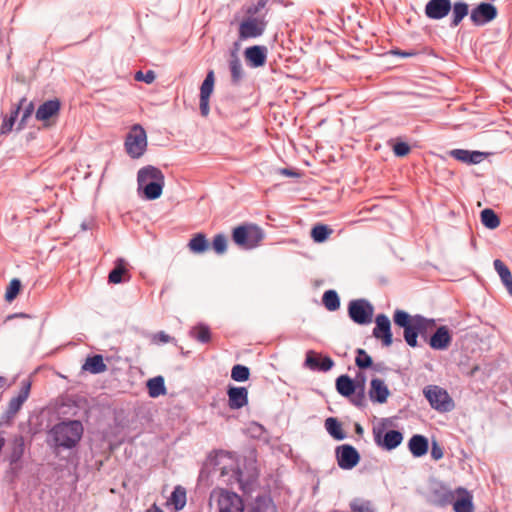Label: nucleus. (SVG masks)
<instances>
[{"mask_svg": "<svg viewBox=\"0 0 512 512\" xmlns=\"http://www.w3.org/2000/svg\"><path fill=\"white\" fill-rule=\"evenodd\" d=\"M324 426L329 435L335 440L341 441L347 437L346 433L342 429L341 423L338 421L337 418H327L325 420Z\"/></svg>", "mask_w": 512, "mask_h": 512, "instance_id": "33", "label": "nucleus"}, {"mask_svg": "<svg viewBox=\"0 0 512 512\" xmlns=\"http://www.w3.org/2000/svg\"><path fill=\"white\" fill-rule=\"evenodd\" d=\"M368 394L372 402L383 404L387 401L390 391L383 380L373 378L370 382Z\"/></svg>", "mask_w": 512, "mask_h": 512, "instance_id": "22", "label": "nucleus"}, {"mask_svg": "<svg viewBox=\"0 0 512 512\" xmlns=\"http://www.w3.org/2000/svg\"><path fill=\"white\" fill-rule=\"evenodd\" d=\"M127 276L129 280V272L127 269V262L123 258H117L114 262L113 269L109 272L108 281L113 284H120L125 281L124 277Z\"/></svg>", "mask_w": 512, "mask_h": 512, "instance_id": "27", "label": "nucleus"}, {"mask_svg": "<svg viewBox=\"0 0 512 512\" xmlns=\"http://www.w3.org/2000/svg\"><path fill=\"white\" fill-rule=\"evenodd\" d=\"M498 15L496 6L488 2H481L470 12V20L475 26H484L493 21Z\"/></svg>", "mask_w": 512, "mask_h": 512, "instance_id": "13", "label": "nucleus"}, {"mask_svg": "<svg viewBox=\"0 0 512 512\" xmlns=\"http://www.w3.org/2000/svg\"><path fill=\"white\" fill-rule=\"evenodd\" d=\"M355 432L359 435L363 434V427L358 423L355 424Z\"/></svg>", "mask_w": 512, "mask_h": 512, "instance_id": "63", "label": "nucleus"}, {"mask_svg": "<svg viewBox=\"0 0 512 512\" xmlns=\"http://www.w3.org/2000/svg\"><path fill=\"white\" fill-rule=\"evenodd\" d=\"M393 152L397 157H404L410 152V146L403 141H397L393 145Z\"/></svg>", "mask_w": 512, "mask_h": 512, "instance_id": "52", "label": "nucleus"}, {"mask_svg": "<svg viewBox=\"0 0 512 512\" xmlns=\"http://www.w3.org/2000/svg\"><path fill=\"white\" fill-rule=\"evenodd\" d=\"M352 512H375V508L370 500L363 498H354L349 504Z\"/></svg>", "mask_w": 512, "mask_h": 512, "instance_id": "42", "label": "nucleus"}, {"mask_svg": "<svg viewBox=\"0 0 512 512\" xmlns=\"http://www.w3.org/2000/svg\"><path fill=\"white\" fill-rule=\"evenodd\" d=\"M263 239V230L255 224L240 225L232 231L234 243L246 250L256 248Z\"/></svg>", "mask_w": 512, "mask_h": 512, "instance_id": "4", "label": "nucleus"}, {"mask_svg": "<svg viewBox=\"0 0 512 512\" xmlns=\"http://www.w3.org/2000/svg\"><path fill=\"white\" fill-rule=\"evenodd\" d=\"M229 70L231 73V81L234 85H237L240 83V81L244 77V71L242 67V63L239 59V57L233 53L231 55V59L229 60Z\"/></svg>", "mask_w": 512, "mask_h": 512, "instance_id": "34", "label": "nucleus"}, {"mask_svg": "<svg viewBox=\"0 0 512 512\" xmlns=\"http://www.w3.org/2000/svg\"><path fill=\"white\" fill-rule=\"evenodd\" d=\"M305 365L313 371L327 372L334 366V361L329 356L322 357L314 351H308Z\"/></svg>", "mask_w": 512, "mask_h": 512, "instance_id": "17", "label": "nucleus"}, {"mask_svg": "<svg viewBox=\"0 0 512 512\" xmlns=\"http://www.w3.org/2000/svg\"><path fill=\"white\" fill-rule=\"evenodd\" d=\"M359 376L362 377L361 382L353 380L346 374L340 375L336 379L335 386L341 396L349 398L354 406L363 408L366 405L365 377L358 374L357 378Z\"/></svg>", "mask_w": 512, "mask_h": 512, "instance_id": "3", "label": "nucleus"}, {"mask_svg": "<svg viewBox=\"0 0 512 512\" xmlns=\"http://www.w3.org/2000/svg\"><path fill=\"white\" fill-rule=\"evenodd\" d=\"M373 436L377 446L387 451L397 448L403 441L402 432L394 429L385 431L384 426L374 428Z\"/></svg>", "mask_w": 512, "mask_h": 512, "instance_id": "11", "label": "nucleus"}, {"mask_svg": "<svg viewBox=\"0 0 512 512\" xmlns=\"http://www.w3.org/2000/svg\"><path fill=\"white\" fill-rule=\"evenodd\" d=\"M268 3V0H258L255 4L258 7V9L261 11L263 10Z\"/></svg>", "mask_w": 512, "mask_h": 512, "instance_id": "60", "label": "nucleus"}, {"mask_svg": "<svg viewBox=\"0 0 512 512\" xmlns=\"http://www.w3.org/2000/svg\"><path fill=\"white\" fill-rule=\"evenodd\" d=\"M392 53L395 55H399L401 57H411V56L415 55L414 52H406V51H401V50H394V51H392Z\"/></svg>", "mask_w": 512, "mask_h": 512, "instance_id": "58", "label": "nucleus"}, {"mask_svg": "<svg viewBox=\"0 0 512 512\" xmlns=\"http://www.w3.org/2000/svg\"><path fill=\"white\" fill-rule=\"evenodd\" d=\"M148 394L151 398H157L166 394L164 377L159 375L149 379L146 383Z\"/></svg>", "mask_w": 512, "mask_h": 512, "instance_id": "31", "label": "nucleus"}, {"mask_svg": "<svg viewBox=\"0 0 512 512\" xmlns=\"http://www.w3.org/2000/svg\"><path fill=\"white\" fill-rule=\"evenodd\" d=\"M250 512H277L276 507L268 496H258L251 505Z\"/></svg>", "mask_w": 512, "mask_h": 512, "instance_id": "35", "label": "nucleus"}, {"mask_svg": "<svg viewBox=\"0 0 512 512\" xmlns=\"http://www.w3.org/2000/svg\"><path fill=\"white\" fill-rule=\"evenodd\" d=\"M374 308L366 299L351 300L348 305V315L350 319L359 325L371 323Z\"/></svg>", "mask_w": 512, "mask_h": 512, "instance_id": "8", "label": "nucleus"}, {"mask_svg": "<svg viewBox=\"0 0 512 512\" xmlns=\"http://www.w3.org/2000/svg\"><path fill=\"white\" fill-rule=\"evenodd\" d=\"M60 107L61 103L57 98L47 100L38 107L35 117L38 121H49L59 114Z\"/></svg>", "mask_w": 512, "mask_h": 512, "instance_id": "21", "label": "nucleus"}, {"mask_svg": "<svg viewBox=\"0 0 512 512\" xmlns=\"http://www.w3.org/2000/svg\"><path fill=\"white\" fill-rule=\"evenodd\" d=\"M210 112L209 98L200 97V113L202 116L207 117Z\"/></svg>", "mask_w": 512, "mask_h": 512, "instance_id": "57", "label": "nucleus"}, {"mask_svg": "<svg viewBox=\"0 0 512 512\" xmlns=\"http://www.w3.org/2000/svg\"><path fill=\"white\" fill-rule=\"evenodd\" d=\"M219 469H220V474H221L222 476H224V475H226V474L228 473V472H227V469H226V467H225V466H223V467H221V468H219Z\"/></svg>", "mask_w": 512, "mask_h": 512, "instance_id": "64", "label": "nucleus"}, {"mask_svg": "<svg viewBox=\"0 0 512 512\" xmlns=\"http://www.w3.org/2000/svg\"><path fill=\"white\" fill-rule=\"evenodd\" d=\"M212 248L217 254H223L227 250V238L224 234H216L212 241Z\"/></svg>", "mask_w": 512, "mask_h": 512, "instance_id": "49", "label": "nucleus"}, {"mask_svg": "<svg viewBox=\"0 0 512 512\" xmlns=\"http://www.w3.org/2000/svg\"><path fill=\"white\" fill-rule=\"evenodd\" d=\"M408 449L414 457L420 458L428 452V439L423 435L415 434L408 441Z\"/></svg>", "mask_w": 512, "mask_h": 512, "instance_id": "24", "label": "nucleus"}, {"mask_svg": "<svg viewBox=\"0 0 512 512\" xmlns=\"http://www.w3.org/2000/svg\"><path fill=\"white\" fill-rule=\"evenodd\" d=\"M241 475H242V472L238 469V470H235L233 471V477L235 478V480H237L239 483H241Z\"/></svg>", "mask_w": 512, "mask_h": 512, "instance_id": "61", "label": "nucleus"}, {"mask_svg": "<svg viewBox=\"0 0 512 512\" xmlns=\"http://www.w3.org/2000/svg\"><path fill=\"white\" fill-rule=\"evenodd\" d=\"M22 108H23V113H22L21 120L19 122V129H21L25 125L27 119L33 114L34 104H33V102L27 103V101H26L25 103L22 104L21 109Z\"/></svg>", "mask_w": 512, "mask_h": 512, "instance_id": "50", "label": "nucleus"}, {"mask_svg": "<svg viewBox=\"0 0 512 512\" xmlns=\"http://www.w3.org/2000/svg\"><path fill=\"white\" fill-rule=\"evenodd\" d=\"M322 302L329 311H336L340 307V298L335 290H327L322 296Z\"/></svg>", "mask_w": 512, "mask_h": 512, "instance_id": "40", "label": "nucleus"}, {"mask_svg": "<svg viewBox=\"0 0 512 512\" xmlns=\"http://www.w3.org/2000/svg\"><path fill=\"white\" fill-rule=\"evenodd\" d=\"M246 17H266V13L260 14V10L255 3L247 5L244 9Z\"/></svg>", "mask_w": 512, "mask_h": 512, "instance_id": "54", "label": "nucleus"}, {"mask_svg": "<svg viewBox=\"0 0 512 512\" xmlns=\"http://www.w3.org/2000/svg\"><path fill=\"white\" fill-rule=\"evenodd\" d=\"M355 364L359 369H368L372 366L373 361L364 349L358 348L356 350Z\"/></svg>", "mask_w": 512, "mask_h": 512, "instance_id": "47", "label": "nucleus"}, {"mask_svg": "<svg viewBox=\"0 0 512 512\" xmlns=\"http://www.w3.org/2000/svg\"><path fill=\"white\" fill-rule=\"evenodd\" d=\"M138 190L147 200L158 199L163 191L165 177L162 171L152 165L142 167L137 173Z\"/></svg>", "mask_w": 512, "mask_h": 512, "instance_id": "2", "label": "nucleus"}, {"mask_svg": "<svg viewBox=\"0 0 512 512\" xmlns=\"http://www.w3.org/2000/svg\"><path fill=\"white\" fill-rule=\"evenodd\" d=\"M172 340H173V338L170 335H168L167 333H165L164 331H160L153 335V342L157 343V344L158 343L165 344Z\"/></svg>", "mask_w": 512, "mask_h": 512, "instance_id": "56", "label": "nucleus"}, {"mask_svg": "<svg viewBox=\"0 0 512 512\" xmlns=\"http://www.w3.org/2000/svg\"><path fill=\"white\" fill-rule=\"evenodd\" d=\"M170 501L176 510H181L186 505V490L181 486H176L171 493Z\"/></svg>", "mask_w": 512, "mask_h": 512, "instance_id": "44", "label": "nucleus"}, {"mask_svg": "<svg viewBox=\"0 0 512 512\" xmlns=\"http://www.w3.org/2000/svg\"><path fill=\"white\" fill-rule=\"evenodd\" d=\"M454 500V493L447 487L441 485L431 491V503L438 507H445Z\"/></svg>", "mask_w": 512, "mask_h": 512, "instance_id": "25", "label": "nucleus"}, {"mask_svg": "<svg viewBox=\"0 0 512 512\" xmlns=\"http://www.w3.org/2000/svg\"><path fill=\"white\" fill-rule=\"evenodd\" d=\"M333 230L325 224H316L311 230V237L316 243H323Z\"/></svg>", "mask_w": 512, "mask_h": 512, "instance_id": "39", "label": "nucleus"}, {"mask_svg": "<svg viewBox=\"0 0 512 512\" xmlns=\"http://www.w3.org/2000/svg\"><path fill=\"white\" fill-rule=\"evenodd\" d=\"M31 389L29 381H22L21 389L17 396L10 399L6 414L8 417H13L21 409L24 402L28 399Z\"/></svg>", "mask_w": 512, "mask_h": 512, "instance_id": "18", "label": "nucleus"}, {"mask_svg": "<svg viewBox=\"0 0 512 512\" xmlns=\"http://www.w3.org/2000/svg\"><path fill=\"white\" fill-rule=\"evenodd\" d=\"M452 9L451 0H429L425 5V15L432 20L445 18Z\"/></svg>", "mask_w": 512, "mask_h": 512, "instance_id": "16", "label": "nucleus"}, {"mask_svg": "<svg viewBox=\"0 0 512 512\" xmlns=\"http://www.w3.org/2000/svg\"><path fill=\"white\" fill-rule=\"evenodd\" d=\"M188 247L193 253L201 254L209 248V243L203 233H197L190 239Z\"/></svg>", "mask_w": 512, "mask_h": 512, "instance_id": "37", "label": "nucleus"}, {"mask_svg": "<svg viewBox=\"0 0 512 512\" xmlns=\"http://www.w3.org/2000/svg\"><path fill=\"white\" fill-rule=\"evenodd\" d=\"M26 102V98H22L17 106L11 111L10 116L7 118H4L3 123L0 128L1 134H8L11 132L15 121L19 115V112L21 110L22 104Z\"/></svg>", "mask_w": 512, "mask_h": 512, "instance_id": "38", "label": "nucleus"}, {"mask_svg": "<svg viewBox=\"0 0 512 512\" xmlns=\"http://www.w3.org/2000/svg\"><path fill=\"white\" fill-rule=\"evenodd\" d=\"M82 368L83 370L89 371L92 374H99L106 371L107 366L104 363L102 355L96 354L88 357Z\"/></svg>", "mask_w": 512, "mask_h": 512, "instance_id": "32", "label": "nucleus"}, {"mask_svg": "<svg viewBox=\"0 0 512 512\" xmlns=\"http://www.w3.org/2000/svg\"><path fill=\"white\" fill-rule=\"evenodd\" d=\"M155 73L152 70H148L147 72L143 73L142 71H138L135 74V79L137 81H143L147 84L152 83L155 80Z\"/></svg>", "mask_w": 512, "mask_h": 512, "instance_id": "53", "label": "nucleus"}, {"mask_svg": "<svg viewBox=\"0 0 512 512\" xmlns=\"http://www.w3.org/2000/svg\"><path fill=\"white\" fill-rule=\"evenodd\" d=\"M84 428L79 420H64L55 424L48 432L49 444L55 450L72 449L78 445Z\"/></svg>", "mask_w": 512, "mask_h": 512, "instance_id": "1", "label": "nucleus"}, {"mask_svg": "<svg viewBox=\"0 0 512 512\" xmlns=\"http://www.w3.org/2000/svg\"><path fill=\"white\" fill-rule=\"evenodd\" d=\"M190 335L196 339L197 341L205 344L208 343L211 339V332L208 326L204 324H199L193 327L190 331Z\"/></svg>", "mask_w": 512, "mask_h": 512, "instance_id": "43", "label": "nucleus"}, {"mask_svg": "<svg viewBox=\"0 0 512 512\" xmlns=\"http://www.w3.org/2000/svg\"><path fill=\"white\" fill-rule=\"evenodd\" d=\"M280 173H281L282 175L289 176V177H293V176H296V175H297L294 171H292V170H290V169H288V168H282V169H280Z\"/></svg>", "mask_w": 512, "mask_h": 512, "instance_id": "59", "label": "nucleus"}, {"mask_svg": "<svg viewBox=\"0 0 512 512\" xmlns=\"http://www.w3.org/2000/svg\"><path fill=\"white\" fill-rule=\"evenodd\" d=\"M449 154L452 158L466 164H478L482 162L486 156L483 152L465 149H453Z\"/></svg>", "mask_w": 512, "mask_h": 512, "instance_id": "23", "label": "nucleus"}, {"mask_svg": "<svg viewBox=\"0 0 512 512\" xmlns=\"http://www.w3.org/2000/svg\"><path fill=\"white\" fill-rule=\"evenodd\" d=\"M444 456L443 448L439 445L437 441H433L431 445V457L434 460H440Z\"/></svg>", "mask_w": 512, "mask_h": 512, "instance_id": "55", "label": "nucleus"}, {"mask_svg": "<svg viewBox=\"0 0 512 512\" xmlns=\"http://www.w3.org/2000/svg\"><path fill=\"white\" fill-rule=\"evenodd\" d=\"M494 269L498 273L502 284L505 286L508 294L512 297V274L509 268L500 259L493 262Z\"/></svg>", "mask_w": 512, "mask_h": 512, "instance_id": "29", "label": "nucleus"}, {"mask_svg": "<svg viewBox=\"0 0 512 512\" xmlns=\"http://www.w3.org/2000/svg\"><path fill=\"white\" fill-rule=\"evenodd\" d=\"M147 512H163V510L158 507L156 504H153L148 510Z\"/></svg>", "mask_w": 512, "mask_h": 512, "instance_id": "62", "label": "nucleus"}, {"mask_svg": "<svg viewBox=\"0 0 512 512\" xmlns=\"http://www.w3.org/2000/svg\"><path fill=\"white\" fill-rule=\"evenodd\" d=\"M423 394L430 406L438 412H450L454 408V402L448 392L437 385L426 386Z\"/></svg>", "mask_w": 512, "mask_h": 512, "instance_id": "6", "label": "nucleus"}, {"mask_svg": "<svg viewBox=\"0 0 512 512\" xmlns=\"http://www.w3.org/2000/svg\"><path fill=\"white\" fill-rule=\"evenodd\" d=\"M452 336L446 326H440L430 336L428 344L434 350H445L449 347Z\"/></svg>", "mask_w": 512, "mask_h": 512, "instance_id": "19", "label": "nucleus"}, {"mask_svg": "<svg viewBox=\"0 0 512 512\" xmlns=\"http://www.w3.org/2000/svg\"><path fill=\"white\" fill-rule=\"evenodd\" d=\"M250 370L247 366L236 364L232 367L231 378L237 382H244L249 379Z\"/></svg>", "mask_w": 512, "mask_h": 512, "instance_id": "46", "label": "nucleus"}, {"mask_svg": "<svg viewBox=\"0 0 512 512\" xmlns=\"http://www.w3.org/2000/svg\"><path fill=\"white\" fill-rule=\"evenodd\" d=\"M248 432L251 437L261 439L266 430L261 424L257 422H252L248 426Z\"/></svg>", "mask_w": 512, "mask_h": 512, "instance_id": "51", "label": "nucleus"}, {"mask_svg": "<svg viewBox=\"0 0 512 512\" xmlns=\"http://www.w3.org/2000/svg\"><path fill=\"white\" fill-rule=\"evenodd\" d=\"M124 146L127 154L133 159L140 158L144 154L147 147V135L141 125L132 126L126 136Z\"/></svg>", "mask_w": 512, "mask_h": 512, "instance_id": "5", "label": "nucleus"}, {"mask_svg": "<svg viewBox=\"0 0 512 512\" xmlns=\"http://www.w3.org/2000/svg\"><path fill=\"white\" fill-rule=\"evenodd\" d=\"M372 334L375 338L381 339L384 346L388 347L392 344L391 323L388 316L385 314H378L376 316Z\"/></svg>", "mask_w": 512, "mask_h": 512, "instance_id": "14", "label": "nucleus"}, {"mask_svg": "<svg viewBox=\"0 0 512 512\" xmlns=\"http://www.w3.org/2000/svg\"><path fill=\"white\" fill-rule=\"evenodd\" d=\"M394 324L404 329V340L408 346L415 348L418 346V326H415L412 316L404 311L397 309L393 314Z\"/></svg>", "mask_w": 512, "mask_h": 512, "instance_id": "7", "label": "nucleus"}, {"mask_svg": "<svg viewBox=\"0 0 512 512\" xmlns=\"http://www.w3.org/2000/svg\"><path fill=\"white\" fill-rule=\"evenodd\" d=\"M267 21L264 17H245L239 24L238 36L240 40L255 39L263 35Z\"/></svg>", "mask_w": 512, "mask_h": 512, "instance_id": "10", "label": "nucleus"}, {"mask_svg": "<svg viewBox=\"0 0 512 512\" xmlns=\"http://www.w3.org/2000/svg\"><path fill=\"white\" fill-rule=\"evenodd\" d=\"M214 72L210 70L200 87V97L210 98L214 89Z\"/></svg>", "mask_w": 512, "mask_h": 512, "instance_id": "45", "label": "nucleus"}, {"mask_svg": "<svg viewBox=\"0 0 512 512\" xmlns=\"http://www.w3.org/2000/svg\"><path fill=\"white\" fill-rule=\"evenodd\" d=\"M228 405L231 409H241L248 403V390L245 387L229 386L227 389Z\"/></svg>", "mask_w": 512, "mask_h": 512, "instance_id": "20", "label": "nucleus"}, {"mask_svg": "<svg viewBox=\"0 0 512 512\" xmlns=\"http://www.w3.org/2000/svg\"><path fill=\"white\" fill-rule=\"evenodd\" d=\"M246 64L250 68L263 67L267 61L268 49L263 45H253L244 50Z\"/></svg>", "mask_w": 512, "mask_h": 512, "instance_id": "15", "label": "nucleus"}, {"mask_svg": "<svg viewBox=\"0 0 512 512\" xmlns=\"http://www.w3.org/2000/svg\"><path fill=\"white\" fill-rule=\"evenodd\" d=\"M216 498L218 512H243L244 505L241 497L235 492L221 489L213 492L211 499Z\"/></svg>", "mask_w": 512, "mask_h": 512, "instance_id": "9", "label": "nucleus"}, {"mask_svg": "<svg viewBox=\"0 0 512 512\" xmlns=\"http://www.w3.org/2000/svg\"><path fill=\"white\" fill-rule=\"evenodd\" d=\"M25 444L22 436H16L9 446L8 460L11 465L17 464L24 454Z\"/></svg>", "mask_w": 512, "mask_h": 512, "instance_id": "28", "label": "nucleus"}, {"mask_svg": "<svg viewBox=\"0 0 512 512\" xmlns=\"http://www.w3.org/2000/svg\"><path fill=\"white\" fill-rule=\"evenodd\" d=\"M415 326H418V334L424 336L436 323L434 319H428L420 314L412 316Z\"/></svg>", "mask_w": 512, "mask_h": 512, "instance_id": "41", "label": "nucleus"}, {"mask_svg": "<svg viewBox=\"0 0 512 512\" xmlns=\"http://www.w3.org/2000/svg\"><path fill=\"white\" fill-rule=\"evenodd\" d=\"M20 289H21V281L17 278L12 279L6 289V293H5L6 301H8V302L13 301L19 294Z\"/></svg>", "mask_w": 512, "mask_h": 512, "instance_id": "48", "label": "nucleus"}, {"mask_svg": "<svg viewBox=\"0 0 512 512\" xmlns=\"http://www.w3.org/2000/svg\"><path fill=\"white\" fill-rule=\"evenodd\" d=\"M452 18L450 27H457L463 19L469 14V5L464 1H457L452 4Z\"/></svg>", "mask_w": 512, "mask_h": 512, "instance_id": "30", "label": "nucleus"}, {"mask_svg": "<svg viewBox=\"0 0 512 512\" xmlns=\"http://www.w3.org/2000/svg\"><path fill=\"white\" fill-rule=\"evenodd\" d=\"M335 456L338 466L343 470H351L358 465L361 457L357 449L350 444L337 446Z\"/></svg>", "mask_w": 512, "mask_h": 512, "instance_id": "12", "label": "nucleus"}, {"mask_svg": "<svg viewBox=\"0 0 512 512\" xmlns=\"http://www.w3.org/2000/svg\"><path fill=\"white\" fill-rule=\"evenodd\" d=\"M460 497L453 503V509L455 512H473V497L469 491L463 487H459L456 490Z\"/></svg>", "mask_w": 512, "mask_h": 512, "instance_id": "26", "label": "nucleus"}, {"mask_svg": "<svg viewBox=\"0 0 512 512\" xmlns=\"http://www.w3.org/2000/svg\"><path fill=\"white\" fill-rule=\"evenodd\" d=\"M482 224L488 229H496L500 225V218L491 208H485L480 213Z\"/></svg>", "mask_w": 512, "mask_h": 512, "instance_id": "36", "label": "nucleus"}]
</instances>
